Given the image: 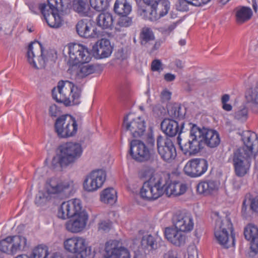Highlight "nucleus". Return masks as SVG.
I'll list each match as a JSON object with an SVG mask.
<instances>
[{
    "label": "nucleus",
    "instance_id": "obj_1",
    "mask_svg": "<svg viewBox=\"0 0 258 258\" xmlns=\"http://www.w3.org/2000/svg\"><path fill=\"white\" fill-rule=\"evenodd\" d=\"M239 134L244 145L234 150L229 160H232L235 175L243 177L249 169L253 153V143L257 137L256 134L249 131H243Z\"/></svg>",
    "mask_w": 258,
    "mask_h": 258
},
{
    "label": "nucleus",
    "instance_id": "obj_2",
    "mask_svg": "<svg viewBox=\"0 0 258 258\" xmlns=\"http://www.w3.org/2000/svg\"><path fill=\"white\" fill-rule=\"evenodd\" d=\"M81 89L69 81H61L57 88L52 90V96L57 102L63 103L66 106L78 105L80 103Z\"/></svg>",
    "mask_w": 258,
    "mask_h": 258
},
{
    "label": "nucleus",
    "instance_id": "obj_3",
    "mask_svg": "<svg viewBox=\"0 0 258 258\" xmlns=\"http://www.w3.org/2000/svg\"><path fill=\"white\" fill-rule=\"evenodd\" d=\"M215 237L218 242L225 248L235 244V234L230 218L227 215L218 217L216 220L214 228Z\"/></svg>",
    "mask_w": 258,
    "mask_h": 258
},
{
    "label": "nucleus",
    "instance_id": "obj_4",
    "mask_svg": "<svg viewBox=\"0 0 258 258\" xmlns=\"http://www.w3.org/2000/svg\"><path fill=\"white\" fill-rule=\"evenodd\" d=\"M29 243L26 237L22 235L9 236L0 241V258H4V253L14 255L27 250Z\"/></svg>",
    "mask_w": 258,
    "mask_h": 258
},
{
    "label": "nucleus",
    "instance_id": "obj_5",
    "mask_svg": "<svg viewBox=\"0 0 258 258\" xmlns=\"http://www.w3.org/2000/svg\"><path fill=\"white\" fill-rule=\"evenodd\" d=\"M166 183V177L156 175L145 181L140 194L144 200L150 201L158 199L164 194L163 187Z\"/></svg>",
    "mask_w": 258,
    "mask_h": 258
},
{
    "label": "nucleus",
    "instance_id": "obj_6",
    "mask_svg": "<svg viewBox=\"0 0 258 258\" xmlns=\"http://www.w3.org/2000/svg\"><path fill=\"white\" fill-rule=\"evenodd\" d=\"M65 249L75 254V258H93L94 252L87 246L86 240L81 237L69 238L63 242Z\"/></svg>",
    "mask_w": 258,
    "mask_h": 258
},
{
    "label": "nucleus",
    "instance_id": "obj_7",
    "mask_svg": "<svg viewBox=\"0 0 258 258\" xmlns=\"http://www.w3.org/2000/svg\"><path fill=\"white\" fill-rule=\"evenodd\" d=\"M188 125L189 130V138L183 141L179 136L177 138L178 144L180 149L183 154L186 156L196 155L199 153L203 147H202L200 141L196 130L192 123H186L182 125Z\"/></svg>",
    "mask_w": 258,
    "mask_h": 258
},
{
    "label": "nucleus",
    "instance_id": "obj_8",
    "mask_svg": "<svg viewBox=\"0 0 258 258\" xmlns=\"http://www.w3.org/2000/svg\"><path fill=\"white\" fill-rule=\"evenodd\" d=\"M48 52L43 49L42 45L37 41L29 44L27 52L28 62L37 69H43L48 61Z\"/></svg>",
    "mask_w": 258,
    "mask_h": 258
},
{
    "label": "nucleus",
    "instance_id": "obj_9",
    "mask_svg": "<svg viewBox=\"0 0 258 258\" xmlns=\"http://www.w3.org/2000/svg\"><path fill=\"white\" fill-rule=\"evenodd\" d=\"M68 56L65 55V59L70 66H76L79 63H87L91 59L88 49L85 46L78 43L68 44Z\"/></svg>",
    "mask_w": 258,
    "mask_h": 258
},
{
    "label": "nucleus",
    "instance_id": "obj_10",
    "mask_svg": "<svg viewBox=\"0 0 258 258\" xmlns=\"http://www.w3.org/2000/svg\"><path fill=\"white\" fill-rule=\"evenodd\" d=\"M54 130L59 138L74 136L78 130V124L74 117L70 115H62L55 120Z\"/></svg>",
    "mask_w": 258,
    "mask_h": 258
},
{
    "label": "nucleus",
    "instance_id": "obj_11",
    "mask_svg": "<svg viewBox=\"0 0 258 258\" xmlns=\"http://www.w3.org/2000/svg\"><path fill=\"white\" fill-rule=\"evenodd\" d=\"M80 144L69 142L60 147L59 163L61 167L67 166L75 162L82 155Z\"/></svg>",
    "mask_w": 258,
    "mask_h": 258
},
{
    "label": "nucleus",
    "instance_id": "obj_12",
    "mask_svg": "<svg viewBox=\"0 0 258 258\" xmlns=\"http://www.w3.org/2000/svg\"><path fill=\"white\" fill-rule=\"evenodd\" d=\"M73 186L72 180H62L57 178H50L45 186L48 194L60 197L61 198H67Z\"/></svg>",
    "mask_w": 258,
    "mask_h": 258
},
{
    "label": "nucleus",
    "instance_id": "obj_13",
    "mask_svg": "<svg viewBox=\"0 0 258 258\" xmlns=\"http://www.w3.org/2000/svg\"><path fill=\"white\" fill-rule=\"evenodd\" d=\"M122 132H129L133 138H141L146 131V122L141 117L130 119V115L124 118L122 123Z\"/></svg>",
    "mask_w": 258,
    "mask_h": 258
},
{
    "label": "nucleus",
    "instance_id": "obj_14",
    "mask_svg": "<svg viewBox=\"0 0 258 258\" xmlns=\"http://www.w3.org/2000/svg\"><path fill=\"white\" fill-rule=\"evenodd\" d=\"M194 125L201 145L204 144L210 148H214L220 144V138L218 132L204 126L200 127L194 123Z\"/></svg>",
    "mask_w": 258,
    "mask_h": 258
},
{
    "label": "nucleus",
    "instance_id": "obj_15",
    "mask_svg": "<svg viewBox=\"0 0 258 258\" xmlns=\"http://www.w3.org/2000/svg\"><path fill=\"white\" fill-rule=\"evenodd\" d=\"M157 147L159 154L164 161L170 162L176 157L175 146L170 139L158 136L157 138Z\"/></svg>",
    "mask_w": 258,
    "mask_h": 258
},
{
    "label": "nucleus",
    "instance_id": "obj_16",
    "mask_svg": "<svg viewBox=\"0 0 258 258\" xmlns=\"http://www.w3.org/2000/svg\"><path fill=\"white\" fill-rule=\"evenodd\" d=\"M106 179V172L105 170H93L86 176L83 183L84 188L89 192L96 191L103 186Z\"/></svg>",
    "mask_w": 258,
    "mask_h": 258
},
{
    "label": "nucleus",
    "instance_id": "obj_17",
    "mask_svg": "<svg viewBox=\"0 0 258 258\" xmlns=\"http://www.w3.org/2000/svg\"><path fill=\"white\" fill-rule=\"evenodd\" d=\"M208 162L204 158H194L189 160L184 167L183 171L187 176L195 178L203 175L207 170Z\"/></svg>",
    "mask_w": 258,
    "mask_h": 258
},
{
    "label": "nucleus",
    "instance_id": "obj_18",
    "mask_svg": "<svg viewBox=\"0 0 258 258\" xmlns=\"http://www.w3.org/2000/svg\"><path fill=\"white\" fill-rule=\"evenodd\" d=\"M129 153L137 161H148L151 157L150 150L145 144L139 140H133L130 143Z\"/></svg>",
    "mask_w": 258,
    "mask_h": 258
},
{
    "label": "nucleus",
    "instance_id": "obj_19",
    "mask_svg": "<svg viewBox=\"0 0 258 258\" xmlns=\"http://www.w3.org/2000/svg\"><path fill=\"white\" fill-rule=\"evenodd\" d=\"M82 212L85 211L82 210L80 201L75 199L63 202L58 210L57 216L64 220L73 218Z\"/></svg>",
    "mask_w": 258,
    "mask_h": 258
},
{
    "label": "nucleus",
    "instance_id": "obj_20",
    "mask_svg": "<svg viewBox=\"0 0 258 258\" xmlns=\"http://www.w3.org/2000/svg\"><path fill=\"white\" fill-rule=\"evenodd\" d=\"M244 235L246 240L249 242V258H254L258 253V227L249 223L244 229Z\"/></svg>",
    "mask_w": 258,
    "mask_h": 258
},
{
    "label": "nucleus",
    "instance_id": "obj_21",
    "mask_svg": "<svg viewBox=\"0 0 258 258\" xmlns=\"http://www.w3.org/2000/svg\"><path fill=\"white\" fill-rule=\"evenodd\" d=\"M39 8L43 18L50 27L57 28L62 25L63 19L61 13L63 12L60 10L47 9L44 5H39Z\"/></svg>",
    "mask_w": 258,
    "mask_h": 258
},
{
    "label": "nucleus",
    "instance_id": "obj_22",
    "mask_svg": "<svg viewBox=\"0 0 258 258\" xmlns=\"http://www.w3.org/2000/svg\"><path fill=\"white\" fill-rule=\"evenodd\" d=\"M88 220V215L86 212L80 213L79 215L71 218L66 222V229L72 233H79L85 228Z\"/></svg>",
    "mask_w": 258,
    "mask_h": 258
},
{
    "label": "nucleus",
    "instance_id": "obj_23",
    "mask_svg": "<svg viewBox=\"0 0 258 258\" xmlns=\"http://www.w3.org/2000/svg\"><path fill=\"white\" fill-rule=\"evenodd\" d=\"M173 221L175 227L183 232H189L194 228L192 216L189 212H177L173 217Z\"/></svg>",
    "mask_w": 258,
    "mask_h": 258
},
{
    "label": "nucleus",
    "instance_id": "obj_24",
    "mask_svg": "<svg viewBox=\"0 0 258 258\" xmlns=\"http://www.w3.org/2000/svg\"><path fill=\"white\" fill-rule=\"evenodd\" d=\"M106 258H131L128 250L119 245L117 240H112L105 244Z\"/></svg>",
    "mask_w": 258,
    "mask_h": 258
},
{
    "label": "nucleus",
    "instance_id": "obj_25",
    "mask_svg": "<svg viewBox=\"0 0 258 258\" xmlns=\"http://www.w3.org/2000/svg\"><path fill=\"white\" fill-rule=\"evenodd\" d=\"M190 123L189 121H183L180 123L179 127V123L174 119L169 118L164 119L161 123V128L162 131L169 137H174L177 134H180L185 128V130L189 129L188 125H182L184 123Z\"/></svg>",
    "mask_w": 258,
    "mask_h": 258
},
{
    "label": "nucleus",
    "instance_id": "obj_26",
    "mask_svg": "<svg viewBox=\"0 0 258 258\" xmlns=\"http://www.w3.org/2000/svg\"><path fill=\"white\" fill-rule=\"evenodd\" d=\"M162 177H166V183L163 187L164 193L165 192L168 196H179L187 190L186 184L180 181H170L168 174H163Z\"/></svg>",
    "mask_w": 258,
    "mask_h": 258
},
{
    "label": "nucleus",
    "instance_id": "obj_27",
    "mask_svg": "<svg viewBox=\"0 0 258 258\" xmlns=\"http://www.w3.org/2000/svg\"><path fill=\"white\" fill-rule=\"evenodd\" d=\"M76 31L78 34L84 38L98 37L99 31L95 28L90 20L84 19L78 22L76 25Z\"/></svg>",
    "mask_w": 258,
    "mask_h": 258
},
{
    "label": "nucleus",
    "instance_id": "obj_28",
    "mask_svg": "<svg viewBox=\"0 0 258 258\" xmlns=\"http://www.w3.org/2000/svg\"><path fill=\"white\" fill-rule=\"evenodd\" d=\"M241 215L244 218L252 216L258 213V197L251 194H247L241 207Z\"/></svg>",
    "mask_w": 258,
    "mask_h": 258
},
{
    "label": "nucleus",
    "instance_id": "obj_29",
    "mask_svg": "<svg viewBox=\"0 0 258 258\" xmlns=\"http://www.w3.org/2000/svg\"><path fill=\"white\" fill-rule=\"evenodd\" d=\"M178 229L174 228H166L164 234L166 239L173 244L180 246L185 243L186 235Z\"/></svg>",
    "mask_w": 258,
    "mask_h": 258
},
{
    "label": "nucleus",
    "instance_id": "obj_30",
    "mask_svg": "<svg viewBox=\"0 0 258 258\" xmlns=\"http://www.w3.org/2000/svg\"><path fill=\"white\" fill-rule=\"evenodd\" d=\"M94 55L99 58L108 57L112 51L110 41L106 39H101L96 45L93 46Z\"/></svg>",
    "mask_w": 258,
    "mask_h": 258
},
{
    "label": "nucleus",
    "instance_id": "obj_31",
    "mask_svg": "<svg viewBox=\"0 0 258 258\" xmlns=\"http://www.w3.org/2000/svg\"><path fill=\"white\" fill-rule=\"evenodd\" d=\"M170 9V2L168 0H160L154 7H150L151 21H155L166 15Z\"/></svg>",
    "mask_w": 258,
    "mask_h": 258
},
{
    "label": "nucleus",
    "instance_id": "obj_32",
    "mask_svg": "<svg viewBox=\"0 0 258 258\" xmlns=\"http://www.w3.org/2000/svg\"><path fill=\"white\" fill-rule=\"evenodd\" d=\"M236 22L238 24H243L252 17V11L250 7L238 6L234 9Z\"/></svg>",
    "mask_w": 258,
    "mask_h": 258
},
{
    "label": "nucleus",
    "instance_id": "obj_33",
    "mask_svg": "<svg viewBox=\"0 0 258 258\" xmlns=\"http://www.w3.org/2000/svg\"><path fill=\"white\" fill-rule=\"evenodd\" d=\"M218 189V184L216 181L208 180L200 182L197 185V191L200 195H210Z\"/></svg>",
    "mask_w": 258,
    "mask_h": 258
},
{
    "label": "nucleus",
    "instance_id": "obj_34",
    "mask_svg": "<svg viewBox=\"0 0 258 258\" xmlns=\"http://www.w3.org/2000/svg\"><path fill=\"white\" fill-rule=\"evenodd\" d=\"M104 69V66L100 64H86L79 67L77 76L79 78H83L93 73L100 74Z\"/></svg>",
    "mask_w": 258,
    "mask_h": 258
},
{
    "label": "nucleus",
    "instance_id": "obj_35",
    "mask_svg": "<svg viewBox=\"0 0 258 258\" xmlns=\"http://www.w3.org/2000/svg\"><path fill=\"white\" fill-rule=\"evenodd\" d=\"M245 98L248 107L255 112L258 111V88L257 82L254 88L248 89L245 93Z\"/></svg>",
    "mask_w": 258,
    "mask_h": 258
},
{
    "label": "nucleus",
    "instance_id": "obj_36",
    "mask_svg": "<svg viewBox=\"0 0 258 258\" xmlns=\"http://www.w3.org/2000/svg\"><path fill=\"white\" fill-rule=\"evenodd\" d=\"M155 39L154 33L151 28L144 27L141 29L139 34V40L142 46L149 48Z\"/></svg>",
    "mask_w": 258,
    "mask_h": 258
},
{
    "label": "nucleus",
    "instance_id": "obj_37",
    "mask_svg": "<svg viewBox=\"0 0 258 258\" xmlns=\"http://www.w3.org/2000/svg\"><path fill=\"white\" fill-rule=\"evenodd\" d=\"M47 4L45 3L40 5H44L47 9L60 10L63 12L68 9L71 6V0H47Z\"/></svg>",
    "mask_w": 258,
    "mask_h": 258
},
{
    "label": "nucleus",
    "instance_id": "obj_38",
    "mask_svg": "<svg viewBox=\"0 0 258 258\" xmlns=\"http://www.w3.org/2000/svg\"><path fill=\"white\" fill-rule=\"evenodd\" d=\"M186 108L180 104L175 103L169 107L168 113L173 119H183L186 114Z\"/></svg>",
    "mask_w": 258,
    "mask_h": 258
},
{
    "label": "nucleus",
    "instance_id": "obj_39",
    "mask_svg": "<svg viewBox=\"0 0 258 258\" xmlns=\"http://www.w3.org/2000/svg\"><path fill=\"white\" fill-rule=\"evenodd\" d=\"M114 11L118 15H128L132 11V6L127 0H116Z\"/></svg>",
    "mask_w": 258,
    "mask_h": 258
},
{
    "label": "nucleus",
    "instance_id": "obj_40",
    "mask_svg": "<svg viewBox=\"0 0 258 258\" xmlns=\"http://www.w3.org/2000/svg\"><path fill=\"white\" fill-rule=\"evenodd\" d=\"M96 20L97 25L104 29L111 28L113 25V17L111 14L108 13L100 14Z\"/></svg>",
    "mask_w": 258,
    "mask_h": 258
},
{
    "label": "nucleus",
    "instance_id": "obj_41",
    "mask_svg": "<svg viewBox=\"0 0 258 258\" xmlns=\"http://www.w3.org/2000/svg\"><path fill=\"white\" fill-rule=\"evenodd\" d=\"M101 202L109 204H113L117 201V192L113 188L104 189L100 195Z\"/></svg>",
    "mask_w": 258,
    "mask_h": 258
},
{
    "label": "nucleus",
    "instance_id": "obj_42",
    "mask_svg": "<svg viewBox=\"0 0 258 258\" xmlns=\"http://www.w3.org/2000/svg\"><path fill=\"white\" fill-rule=\"evenodd\" d=\"M73 8L75 12L85 16L88 15L90 9L88 0H74Z\"/></svg>",
    "mask_w": 258,
    "mask_h": 258
},
{
    "label": "nucleus",
    "instance_id": "obj_43",
    "mask_svg": "<svg viewBox=\"0 0 258 258\" xmlns=\"http://www.w3.org/2000/svg\"><path fill=\"white\" fill-rule=\"evenodd\" d=\"M141 246L143 249L149 251L157 248V242L154 236L151 234L144 235L141 240Z\"/></svg>",
    "mask_w": 258,
    "mask_h": 258
},
{
    "label": "nucleus",
    "instance_id": "obj_44",
    "mask_svg": "<svg viewBox=\"0 0 258 258\" xmlns=\"http://www.w3.org/2000/svg\"><path fill=\"white\" fill-rule=\"evenodd\" d=\"M48 254V248L45 245H39L32 251L30 258H46Z\"/></svg>",
    "mask_w": 258,
    "mask_h": 258
},
{
    "label": "nucleus",
    "instance_id": "obj_45",
    "mask_svg": "<svg viewBox=\"0 0 258 258\" xmlns=\"http://www.w3.org/2000/svg\"><path fill=\"white\" fill-rule=\"evenodd\" d=\"M90 6L96 11L101 12L105 10L109 6L108 0H89Z\"/></svg>",
    "mask_w": 258,
    "mask_h": 258
},
{
    "label": "nucleus",
    "instance_id": "obj_46",
    "mask_svg": "<svg viewBox=\"0 0 258 258\" xmlns=\"http://www.w3.org/2000/svg\"><path fill=\"white\" fill-rule=\"evenodd\" d=\"M138 14L141 16L142 18L145 20H149L151 21V17L152 16L151 14L150 6L147 5V6H139L138 10Z\"/></svg>",
    "mask_w": 258,
    "mask_h": 258
},
{
    "label": "nucleus",
    "instance_id": "obj_47",
    "mask_svg": "<svg viewBox=\"0 0 258 258\" xmlns=\"http://www.w3.org/2000/svg\"><path fill=\"white\" fill-rule=\"evenodd\" d=\"M154 169L150 168H145L142 169L139 173V176L141 178H145L149 180L150 178L156 175H161L160 174H154Z\"/></svg>",
    "mask_w": 258,
    "mask_h": 258
},
{
    "label": "nucleus",
    "instance_id": "obj_48",
    "mask_svg": "<svg viewBox=\"0 0 258 258\" xmlns=\"http://www.w3.org/2000/svg\"><path fill=\"white\" fill-rule=\"evenodd\" d=\"M178 22H173L169 25L165 26L159 28V31L163 35L168 36L174 30L177 26Z\"/></svg>",
    "mask_w": 258,
    "mask_h": 258
},
{
    "label": "nucleus",
    "instance_id": "obj_49",
    "mask_svg": "<svg viewBox=\"0 0 258 258\" xmlns=\"http://www.w3.org/2000/svg\"><path fill=\"white\" fill-rule=\"evenodd\" d=\"M130 53L126 47L118 48L115 53L116 57L118 59L124 60L130 55Z\"/></svg>",
    "mask_w": 258,
    "mask_h": 258
},
{
    "label": "nucleus",
    "instance_id": "obj_50",
    "mask_svg": "<svg viewBox=\"0 0 258 258\" xmlns=\"http://www.w3.org/2000/svg\"><path fill=\"white\" fill-rule=\"evenodd\" d=\"M120 16L117 22L118 26L120 27H127L132 24V19L127 17V15H121Z\"/></svg>",
    "mask_w": 258,
    "mask_h": 258
},
{
    "label": "nucleus",
    "instance_id": "obj_51",
    "mask_svg": "<svg viewBox=\"0 0 258 258\" xmlns=\"http://www.w3.org/2000/svg\"><path fill=\"white\" fill-rule=\"evenodd\" d=\"M247 110L245 107L236 111L234 113L235 119L241 121H244L247 119Z\"/></svg>",
    "mask_w": 258,
    "mask_h": 258
},
{
    "label": "nucleus",
    "instance_id": "obj_52",
    "mask_svg": "<svg viewBox=\"0 0 258 258\" xmlns=\"http://www.w3.org/2000/svg\"><path fill=\"white\" fill-rule=\"evenodd\" d=\"M60 113L59 108L55 105L52 104L49 106V114L52 117H56Z\"/></svg>",
    "mask_w": 258,
    "mask_h": 258
},
{
    "label": "nucleus",
    "instance_id": "obj_53",
    "mask_svg": "<svg viewBox=\"0 0 258 258\" xmlns=\"http://www.w3.org/2000/svg\"><path fill=\"white\" fill-rule=\"evenodd\" d=\"M47 199L44 195L42 193L39 194L36 196L35 203L38 206L43 205L46 202Z\"/></svg>",
    "mask_w": 258,
    "mask_h": 258
},
{
    "label": "nucleus",
    "instance_id": "obj_54",
    "mask_svg": "<svg viewBox=\"0 0 258 258\" xmlns=\"http://www.w3.org/2000/svg\"><path fill=\"white\" fill-rule=\"evenodd\" d=\"M151 70L153 71H160L162 70V63L159 59H154L151 63Z\"/></svg>",
    "mask_w": 258,
    "mask_h": 258
},
{
    "label": "nucleus",
    "instance_id": "obj_55",
    "mask_svg": "<svg viewBox=\"0 0 258 258\" xmlns=\"http://www.w3.org/2000/svg\"><path fill=\"white\" fill-rule=\"evenodd\" d=\"M111 226V222L109 221H102L99 224V229L104 231H108Z\"/></svg>",
    "mask_w": 258,
    "mask_h": 258
},
{
    "label": "nucleus",
    "instance_id": "obj_56",
    "mask_svg": "<svg viewBox=\"0 0 258 258\" xmlns=\"http://www.w3.org/2000/svg\"><path fill=\"white\" fill-rule=\"evenodd\" d=\"M187 258H198V251L194 247H189L187 250Z\"/></svg>",
    "mask_w": 258,
    "mask_h": 258
},
{
    "label": "nucleus",
    "instance_id": "obj_57",
    "mask_svg": "<svg viewBox=\"0 0 258 258\" xmlns=\"http://www.w3.org/2000/svg\"><path fill=\"white\" fill-rule=\"evenodd\" d=\"M171 93L167 90H164L161 93V98L163 101H168L170 99Z\"/></svg>",
    "mask_w": 258,
    "mask_h": 258
},
{
    "label": "nucleus",
    "instance_id": "obj_58",
    "mask_svg": "<svg viewBox=\"0 0 258 258\" xmlns=\"http://www.w3.org/2000/svg\"><path fill=\"white\" fill-rule=\"evenodd\" d=\"M146 142L150 146L153 147L154 146L155 140L152 133H149L148 134L146 138Z\"/></svg>",
    "mask_w": 258,
    "mask_h": 258
},
{
    "label": "nucleus",
    "instance_id": "obj_59",
    "mask_svg": "<svg viewBox=\"0 0 258 258\" xmlns=\"http://www.w3.org/2000/svg\"><path fill=\"white\" fill-rule=\"evenodd\" d=\"M187 4L184 0L182 1H179V5L177 6L178 10L180 11H186L188 10L187 6L185 5Z\"/></svg>",
    "mask_w": 258,
    "mask_h": 258
},
{
    "label": "nucleus",
    "instance_id": "obj_60",
    "mask_svg": "<svg viewBox=\"0 0 258 258\" xmlns=\"http://www.w3.org/2000/svg\"><path fill=\"white\" fill-rule=\"evenodd\" d=\"M249 53L254 56H256L257 55L258 52L257 51V47L256 44L253 45V43H251L249 48Z\"/></svg>",
    "mask_w": 258,
    "mask_h": 258
},
{
    "label": "nucleus",
    "instance_id": "obj_61",
    "mask_svg": "<svg viewBox=\"0 0 258 258\" xmlns=\"http://www.w3.org/2000/svg\"><path fill=\"white\" fill-rule=\"evenodd\" d=\"M242 182L241 179H233V188L236 190H238L240 188Z\"/></svg>",
    "mask_w": 258,
    "mask_h": 258
},
{
    "label": "nucleus",
    "instance_id": "obj_62",
    "mask_svg": "<svg viewBox=\"0 0 258 258\" xmlns=\"http://www.w3.org/2000/svg\"><path fill=\"white\" fill-rule=\"evenodd\" d=\"M164 78L167 82H172L175 79V75L171 73H167L164 75Z\"/></svg>",
    "mask_w": 258,
    "mask_h": 258
},
{
    "label": "nucleus",
    "instance_id": "obj_63",
    "mask_svg": "<svg viewBox=\"0 0 258 258\" xmlns=\"http://www.w3.org/2000/svg\"><path fill=\"white\" fill-rule=\"evenodd\" d=\"M161 44V41L160 40H157L156 41L154 45L152 46V47L151 48V52H153L159 48Z\"/></svg>",
    "mask_w": 258,
    "mask_h": 258
},
{
    "label": "nucleus",
    "instance_id": "obj_64",
    "mask_svg": "<svg viewBox=\"0 0 258 258\" xmlns=\"http://www.w3.org/2000/svg\"><path fill=\"white\" fill-rule=\"evenodd\" d=\"M165 258H178L177 253L172 250L169 251L165 255Z\"/></svg>",
    "mask_w": 258,
    "mask_h": 258
}]
</instances>
